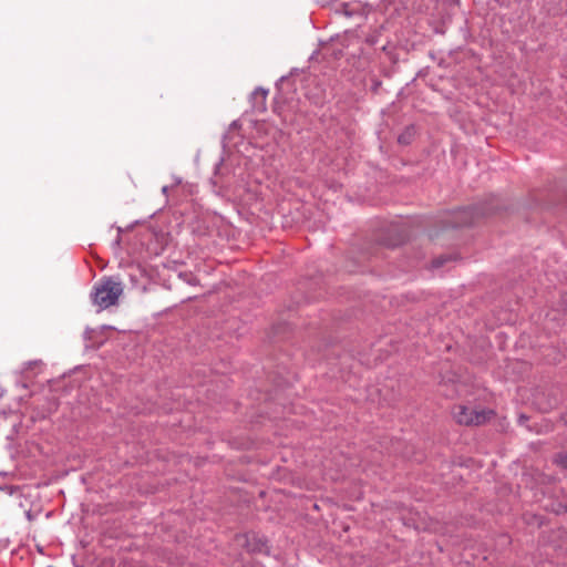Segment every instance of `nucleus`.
Wrapping results in <instances>:
<instances>
[{"label":"nucleus","instance_id":"nucleus-1","mask_svg":"<svg viewBox=\"0 0 567 567\" xmlns=\"http://www.w3.org/2000/svg\"><path fill=\"white\" fill-rule=\"evenodd\" d=\"M123 290V285L120 280L113 277H104L94 285L91 291L92 303L99 310H105L117 303Z\"/></svg>","mask_w":567,"mask_h":567},{"label":"nucleus","instance_id":"nucleus-2","mask_svg":"<svg viewBox=\"0 0 567 567\" xmlns=\"http://www.w3.org/2000/svg\"><path fill=\"white\" fill-rule=\"evenodd\" d=\"M492 414V410L477 411L465 405H458L453 411V415L456 422L464 425L483 424L491 417Z\"/></svg>","mask_w":567,"mask_h":567},{"label":"nucleus","instance_id":"nucleus-3","mask_svg":"<svg viewBox=\"0 0 567 567\" xmlns=\"http://www.w3.org/2000/svg\"><path fill=\"white\" fill-rule=\"evenodd\" d=\"M43 362L41 360H31L23 363L21 368V374L23 378L29 379L41 372Z\"/></svg>","mask_w":567,"mask_h":567},{"label":"nucleus","instance_id":"nucleus-4","mask_svg":"<svg viewBox=\"0 0 567 567\" xmlns=\"http://www.w3.org/2000/svg\"><path fill=\"white\" fill-rule=\"evenodd\" d=\"M349 37H350L349 33H344L342 35L338 34V35L331 38L330 47H331L332 54L334 55V58H338L342 54V49L348 45Z\"/></svg>","mask_w":567,"mask_h":567},{"label":"nucleus","instance_id":"nucleus-5","mask_svg":"<svg viewBox=\"0 0 567 567\" xmlns=\"http://www.w3.org/2000/svg\"><path fill=\"white\" fill-rule=\"evenodd\" d=\"M267 94H268V91L262 89V87H257L252 92L251 99L254 101H259V105L256 106L258 110H264L265 109V102H266Z\"/></svg>","mask_w":567,"mask_h":567},{"label":"nucleus","instance_id":"nucleus-6","mask_svg":"<svg viewBox=\"0 0 567 567\" xmlns=\"http://www.w3.org/2000/svg\"><path fill=\"white\" fill-rule=\"evenodd\" d=\"M555 462L564 468H567V454H558Z\"/></svg>","mask_w":567,"mask_h":567},{"label":"nucleus","instance_id":"nucleus-7","mask_svg":"<svg viewBox=\"0 0 567 567\" xmlns=\"http://www.w3.org/2000/svg\"><path fill=\"white\" fill-rule=\"evenodd\" d=\"M399 143H401V144L408 143V138H406L405 134H402L399 136Z\"/></svg>","mask_w":567,"mask_h":567},{"label":"nucleus","instance_id":"nucleus-8","mask_svg":"<svg viewBox=\"0 0 567 567\" xmlns=\"http://www.w3.org/2000/svg\"><path fill=\"white\" fill-rule=\"evenodd\" d=\"M91 332H92V330H90V329H86V330H85V332H84V337H85V339H89V338H90V337H89V334H90Z\"/></svg>","mask_w":567,"mask_h":567},{"label":"nucleus","instance_id":"nucleus-9","mask_svg":"<svg viewBox=\"0 0 567 567\" xmlns=\"http://www.w3.org/2000/svg\"><path fill=\"white\" fill-rule=\"evenodd\" d=\"M167 192H168V186H164V187L162 188V193H163L164 195H166V194H167Z\"/></svg>","mask_w":567,"mask_h":567},{"label":"nucleus","instance_id":"nucleus-10","mask_svg":"<svg viewBox=\"0 0 567 567\" xmlns=\"http://www.w3.org/2000/svg\"><path fill=\"white\" fill-rule=\"evenodd\" d=\"M565 423H567V413L563 416Z\"/></svg>","mask_w":567,"mask_h":567}]
</instances>
